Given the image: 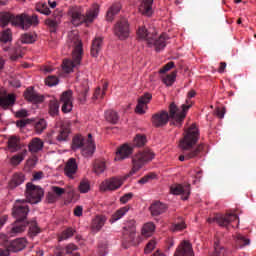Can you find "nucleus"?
Returning <instances> with one entry per match:
<instances>
[{"label": "nucleus", "mask_w": 256, "mask_h": 256, "mask_svg": "<svg viewBox=\"0 0 256 256\" xmlns=\"http://www.w3.org/2000/svg\"><path fill=\"white\" fill-rule=\"evenodd\" d=\"M137 36L139 39H143L148 43V45H153L157 52L162 51L167 47V41H169V36L167 34H162L157 38L155 31H149L145 26H141L137 31Z\"/></svg>", "instance_id": "obj_6"}, {"label": "nucleus", "mask_w": 256, "mask_h": 256, "mask_svg": "<svg viewBox=\"0 0 256 256\" xmlns=\"http://www.w3.org/2000/svg\"><path fill=\"white\" fill-rule=\"evenodd\" d=\"M66 43L69 49H72V60H64L62 67L65 73H71L75 67L81 65V59H83V43L81 42V39H79V35L75 32L68 33Z\"/></svg>", "instance_id": "obj_2"}, {"label": "nucleus", "mask_w": 256, "mask_h": 256, "mask_svg": "<svg viewBox=\"0 0 256 256\" xmlns=\"http://www.w3.org/2000/svg\"><path fill=\"white\" fill-rule=\"evenodd\" d=\"M73 251H77V247L75 246V244H68L65 248H64V252L67 255H71V253H73Z\"/></svg>", "instance_id": "obj_63"}, {"label": "nucleus", "mask_w": 256, "mask_h": 256, "mask_svg": "<svg viewBox=\"0 0 256 256\" xmlns=\"http://www.w3.org/2000/svg\"><path fill=\"white\" fill-rule=\"evenodd\" d=\"M49 115L51 117H57L59 115V102L55 99L49 102Z\"/></svg>", "instance_id": "obj_38"}, {"label": "nucleus", "mask_w": 256, "mask_h": 256, "mask_svg": "<svg viewBox=\"0 0 256 256\" xmlns=\"http://www.w3.org/2000/svg\"><path fill=\"white\" fill-rule=\"evenodd\" d=\"M101 47H103V38L96 37L92 41V46H91L92 57H99V51H101Z\"/></svg>", "instance_id": "obj_29"}, {"label": "nucleus", "mask_w": 256, "mask_h": 256, "mask_svg": "<svg viewBox=\"0 0 256 256\" xmlns=\"http://www.w3.org/2000/svg\"><path fill=\"white\" fill-rule=\"evenodd\" d=\"M169 119H172L173 125H176L177 127H181V124L183 122H180V124L171 117V106H169V112L162 110L152 116V125L154 127H165L167 123H169Z\"/></svg>", "instance_id": "obj_12"}, {"label": "nucleus", "mask_w": 256, "mask_h": 256, "mask_svg": "<svg viewBox=\"0 0 256 256\" xmlns=\"http://www.w3.org/2000/svg\"><path fill=\"white\" fill-rule=\"evenodd\" d=\"M45 197V191L39 186H33V204L41 203V199Z\"/></svg>", "instance_id": "obj_32"}, {"label": "nucleus", "mask_w": 256, "mask_h": 256, "mask_svg": "<svg viewBox=\"0 0 256 256\" xmlns=\"http://www.w3.org/2000/svg\"><path fill=\"white\" fill-rule=\"evenodd\" d=\"M78 189L80 193H89V190L91 189V184L89 183V180H82L79 184Z\"/></svg>", "instance_id": "obj_45"}, {"label": "nucleus", "mask_w": 256, "mask_h": 256, "mask_svg": "<svg viewBox=\"0 0 256 256\" xmlns=\"http://www.w3.org/2000/svg\"><path fill=\"white\" fill-rule=\"evenodd\" d=\"M25 181V175L23 173H14L11 180L8 183L9 189H17L19 185H22Z\"/></svg>", "instance_id": "obj_24"}, {"label": "nucleus", "mask_w": 256, "mask_h": 256, "mask_svg": "<svg viewBox=\"0 0 256 256\" xmlns=\"http://www.w3.org/2000/svg\"><path fill=\"white\" fill-rule=\"evenodd\" d=\"M175 79H177V71H173L171 74L166 75L162 78V81L167 87H171L173 83H175Z\"/></svg>", "instance_id": "obj_42"}, {"label": "nucleus", "mask_w": 256, "mask_h": 256, "mask_svg": "<svg viewBox=\"0 0 256 256\" xmlns=\"http://www.w3.org/2000/svg\"><path fill=\"white\" fill-rule=\"evenodd\" d=\"M156 175L155 173H149L147 175H145L144 177H142L138 183H140V185H145V183H149V181H151V179H155Z\"/></svg>", "instance_id": "obj_52"}, {"label": "nucleus", "mask_w": 256, "mask_h": 256, "mask_svg": "<svg viewBox=\"0 0 256 256\" xmlns=\"http://www.w3.org/2000/svg\"><path fill=\"white\" fill-rule=\"evenodd\" d=\"M45 24L50 27V31L51 33H55V31H57V20H53L51 18H48L45 21Z\"/></svg>", "instance_id": "obj_50"}, {"label": "nucleus", "mask_w": 256, "mask_h": 256, "mask_svg": "<svg viewBox=\"0 0 256 256\" xmlns=\"http://www.w3.org/2000/svg\"><path fill=\"white\" fill-rule=\"evenodd\" d=\"M106 221H107V217L96 216L92 220V230L93 231H101V229H103V226L105 225Z\"/></svg>", "instance_id": "obj_31"}, {"label": "nucleus", "mask_w": 256, "mask_h": 256, "mask_svg": "<svg viewBox=\"0 0 256 256\" xmlns=\"http://www.w3.org/2000/svg\"><path fill=\"white\" fill-rule=\"evenodd\" d=\"M136 231L135 220L128 221L123 228L122 245L124 249H129V247L139 245V239L136 237Z\"/></svg>", "instance_id": "obj_10"}, {"label": "nucleus", "mask_w": 256, "mask_h": 256, "mask_svg": "<svg viewBox=\"0 0 256 256\" xmlns=\"http://www.w3.org/2000/svg\"><path fill=\"white\" fill-rule=\"evenodd\" d=\"M199 141V129L195 124H192L185 132L183 138L179 142V147L183 151L184 155L179 156V161H185L189 159H197L201 157L204 144L197 145ZM197 145V146H195Z\"/></svg>", "instance_id": "obj_1"}, {"label": "nucleus", "mask_w": 256, "mask_h": 256, "mask_svg": "<svg viewBox=\"0 0 256 256\" xmlns=\"http://www.w3.org/2000/svg\"><path fill=\"white\" fill-rule=\"evenodd\" d=\"M121 11V4H113L107 11L106 19L107 21H113L115 15H117Z\"/></svg>", "instance_id": "obj_33"}, {"label": "nucleus", "mask_w": 256, "mask_h": 256, "mask_svg": "<svg viewBox=\"0 0 256 256\" xmlns=\"http://www.w3.org/2000/svg\"><path fill=\"white\" fill-rule=\"evenodd\" d=\"M153 99V95L149 92H146L144 95L138 98V104L136 106V113L139 115H144L145 111H147V105H149L150 101Z\"/></svg>", "instance_id": "obj_17"}, {"label": "nucleus", "mask_w": 256, "mask_h": 256, "mask_svg": "<svg viewBox=\"0 0 256 256\" xmlns=\"http://www.w3.org/2000/svg\"><path fill=\"white\" fill-rule=\"evenodd\" d=\"M81 149L83 157H91L95 153V143L91 139V134H88V139L82 135H76L72 139V150Z\"/></svg>", "instance_id": "obj_8"}, {"label": "nucleus", "mask_w": 256, "mask_h": 256, "mask_svg": "<svg viewBox=\"0 0 256 256\" xmlns=\"http://www.w3.org/2000/svg\"><path fill=\"white\" fill-rule=\"evenodd\" d=\"M25 197V200H16L12 208V216L16 219L14 222L15 225H17V223H29V221H27L29 206L25 203H32L33 201V179L26 184Z\"/></svg>", "instance_id": "obj_3"}, {"label": "nucleus", "mask_w": 256, "mask_h": 256, "mask_svg": "<svg viewBox=\"0 0 256 256\" xmlns=\"http://www.w3.org/2000/svg\"><path fill=\"white\" fill-rule=\"evenodd\" d=\"M21 43H25V44H29V43H33V35L30 34H23L21 36Z\"/></svg>", "instance_id": "obj_61"}, {"label": "nucleus", "mask_w": 256, "mask_h": 256, "mask_svg": "<svg viewBox=\"0 0 256 256\" xmlns=\"http://www.w3.org/2000/svg\"><path fill=\"white\" fill-rule=\"evenodd\" d=\"M7 149L10 153H17L21 151V138L16 135H12L8 138Z\"/></svg>", "instance_id": "obj_22"}, {"label": "nucleus", "mask_w": 256, "mask_h": 256, "mask_svg": "<svg viewBox=\"0 0 256 256\" xmlns=\"http://www.w3.org/2000/svg\"><path fill=\"white\" fill-rule=\"evenodd\" d=\"M24 171H26V173H31L33 171V158H29L26 161V164L24 166Z\"/></svg>", "instance_id": "obj_60"}, {"label": "nucleus", "mask_w": 256, "mask_h": 256, "mask_svg": "<svg viewBox=\"0 0 256 256\" xmlns=\"http://www.w3.org/2000/svg\"><path fill=\"white\" fill-rule=\"evenodd\" d=\"M133 153V146H129V144H123L120 148H118L116 152L115 161H123V159H127Z\"/></svg>", "instance_id": "obj_20"}, {"label": "nucleus", "mask_w": 256, "mask_h": 256, "mask_svg": "<svg viewBox=\"0 0 256 256\" xmlns=\"http://www.w3.org/2000/svg\"><path fill=\"white\" fill-rule=\"evenodd\" d=\"M142 15L151 17L153 15V0H143L140 6Z\"/></svg>", "instance_id": "obj_26"}, {"label": "nucleus", "mask_w": 256, "mask_h": 256, "mask_svg": "<svg viewBox=\"0 0 256 256\" xmlns=\"http://www.w3.org/2000/svg\"><path fill=\"white\" fill-rule=\"evenodd\" d=\"M46 199H47L48 203H55L57 201L58 197L53 192H49L46 196Z\"/></svg>", "instance_id": "obj_64"}, {"label": "nucleus", "mask_w": 256, "mask_h": 256, "mask_svg": "<svg viewBox=\"0 0 256 256\" xmlns=\"http://www.w3.org/2000/svg\"><path fill=\"white\" fill-rule=\"evenodd\" d=\"M16 119H24L25 117H29V112L26 109H21L15 112Z\"/></svg>", "instance_id": "obj_57"}, {"label": "nucleus", "mask_w": 256, "mask_h": 256, "mask_svg": "<svg viewBox=\"0 0 256 256\" xmlns=\"http://www.w3.org/2000/svg\"><path fill=\"white\" fill-rule=\"evenodd\" d=\"M25 155H27V149H24L20 154L12 156L10 159V165L17 167V165H20L21 161L25 159Z\"/></svg>", "instance_id": "obj_35"}, {"label": "nucleus", "mask_w": 256, "mask_h": 256, "mask_svg": "<svg viewBox=\"0 0 256 256\" xmlns=\"http://www.w3.org/2000/svg\"><path fill=\"white\" fill-rule=\"evenodd\" d=\"M73 235H75V229L69 227L61 233L58 241H67V239H70V237H73Z\"/></svg>", "instance_id": "obj_41"}, {"label": "nucleus", "mask_w": 256, "mask_h": 256, "mask_svg": "<svg viewBox=\"0 0 256 256\" xmlns=\"http://www.w3.org/2000/svg\"><path fill=\"white\" fill-rule=\"evenodd\" d=\"M13 41V32L11 31V28H7L6 30H3L0 34V43H11Z\"/></svg>", "instance_id": "obj_34"}, {"label": "nucleus", "mask_w": 256, "mask_h": 256, "mask_svg": "<svg viewBox=\"0 0 256 256\" xmlns=\"http://www.w3.org/2000/svg\"><path fill=\"white\" fill-rule=\"evenodd\" d=\"M97 15H99V4L92 5V8L86 12V15L83 14L81 6H71L68 9V16L75 27H79L82 23H93L97 19Z\"/></svg>", "instance_id": "obj_4"}, {"label": "nucleus", "mask_w": 256, "mask_h": 256, "mask_svg": "<svg viewBox=\"0 0 256 256\" xmlns=\"http://www.w3.org/2000/svg\"><path fill=\"white\" fill-rule=\"evenodd\" d=\"M13 53L14 54L10 56V61H17L23 57V55H21V48H13Z\"/></svg>", "instance_id": "obj_53"}, {"label": "nucleus", "mask_w": 256, "mask_h": 256, "mask_svg": "<svg viewBox=\"0 0 256 256\" xmlns=\"http://www.w3.org/2000/svg\"><path fill=\"white\" fill-rule=\"evenodd\" d=\"M105 119L106 121H108V123H112V125H117V122L119 121V114H117L116 111L107 110L105 112Z\"/></svg>", "instance_id": "obj_36"}, {"label": "nucleus", "mask_w": 256, "mask_h": 256, "mask_svg": "<svg viewBox=\"0 0 256 256\" xmlns=\"http://www.w3.org/2000/svg\"><path fill=\"white\" fill-rule=\"evenodd\" d=\"M147 143V138L144 135L138 134L134 138V146L135 147H143Z\"/></svg>", "instance_id": "obj_46"}, {"label": "nucleus", "mask_w": 256, "mask_h": 256, "mask_svg": "<svg viewBox=\"0 0 256 256\" xmlns=\"http://www.w3.org/2000/svg\"><path fill=\"white\" fill-rule=\"evenodd\" d=\"M105 169H107L105 162L101 160H96L94 162L93 171L96 173V175H101V173L105 172Z\"/></svg>", "instance_id": "obj_39"}, {"label": "nucleus", "mask_w": 256, "mask_h": 256, "mask_svg": "<svg viewBox=\"0 0 256 256\" xmlns=\"http://www.w3.org/2000/svg\"><path fill=\"white\" fill-rule=\"evenodd\" d=\"M62 104V111L64 113H71L73 111V91L67 90L62 93L60 97Z\"/></svg>", "instance_id": "obj_14"}, {"label": "nucleus", "mask_w": 256, "mask_h": 256, "mask_svg": "<svg viewBox=\"0 0 256 256\" xmlns=\"http://www.w3.org/2000/svg\"><path fill=\"white\" fill-rule=\"evenodd\" d=\"M174 256H195V254L193 253V247L191 246V243H189L188 241H183L179 245Z\"/></svg>", "instance_id": "obj_19"}, {"label": "nucleus", "mask_w": 256, "mask_h": 256, "mask_svg": "<svg viewBox=\"0 0 256 256\" xmlns=\"http://www.w3.org/2000/svg\"><path fill=\"white\" fill-rule=\"evenodd\" d=\"M24 99L29 101V103H33V86H30L24 92Z\"/></svg>", "instance_id": "obj_51"}, {"label": "nucleus", "mask_w": 256, "mask_h": 256, "mask_svg": "<svg viewBox=\"0 0 256 256\" xmlns=\"http://www.w3.org/2000/svg\"><path fill=\"white\" fill-rule=\"evenodd\" d=\"M27 247V240L25 238H17L9 242L8 248H10L12 253H19Z\"/></svg>", "instance_id": "obj_21"}, {"label": "nucleus", "mask_w": 256, "mask_h": 256, "mask_svg": "<svg viewBox=\"0 0 256 256\" xmlns=\"http://www.w3.org/2000/svg\"><path fill=\"white\" fill-rule=\"evenodd\" d=\"M0 245L9 247V237L5 234H0Z\"/></svg>", "instance_id": "obj_62"}, {"label": "nucleus", "mask_w": 256, "mask_h": 256, "mask_svg": "<svg viewBox=\"0 0 256 256\" xmlns=\"http://www.w3.org/2000/svg\"><path fill=\"white\" fill-rule=\"evenodd\" d=\"M17 101V96L15 94H8L7 96L0 97V107L2 109H9V107H13L15 102Z\"/></svg>", "instance_id": "obj_23"}, {"label": "nucleus", "mask_w": 256, "mask_h": 256, "mask_svg": "<svg viewBox=\"0 0 256 256\" xmlns=\"http://www.w3.org/2000/svg\"><path fill=\"white\" fill-rule=\"evenodd\" d=\"M79 93V101L85 103L87 101V95L89 93V86L87 83L83 84L82 88L78 90Z\"/></svg>", "instance_id": "obj_40"}, {"label": "nucleus", "mask_w": 256, "mask_h": 256, "mask_svg": "<svg viewBox=\"0 0 256 256\" xmlns=\"http://www.w3.org/2000/svg\"><path fill=\"white\" fill-rule=\"evenodd\" d=\"M34 131L37 135H41L47 129V120L44 118H36L33 120Z\"/></svg>", "instance_id": "obj_27"}, {"label": "nucleus", "mask_w": 256, "mask_h": 256, "mask_svg": "<svg viewBox=\"0 0 256 256\" xmlns=\"http://www.w3.org/2000/svg\"><path fill=\"white\" fill-rule=\"evenodd\" d=\"M19 223H17L16 226L11 228V233H13L14 235H17V233H23V231L27 229V225H29V222H19Z\"/></svg>", "instance_id": "obj_43"}, {"label": "nucleus", "mask_w": 256, "mask_h": 256, "mask_svg": "<svg viewBox=\"0 0 256 256\" xmlns=\"http://www.w3.org/2000/svg\"><path fill=\"white\" fill-rule=\"evenodd\" d=\"M185 222L181 220L180 222H176L172 226V231H183L185 229Z\"/></svg>", "instance_id": "obj_58"}, {"label": "nucleus", "mask_w": 256, "mask_h": 256, "mask_svg": "<svg viewBox=\"0 0 256 256\" xmlns=\"http://www.w3.org/2000/svg\"><path fill=\"white\" fill-rule=\"evenodd\" d=\"M175 67V62L171 61L164 65L160 70L159 73H167V71H171Z\"/></svg>", "instance_id": "obj_59"}, {"label": "nucleus", "mask_w": 256, "mask_h": 256, "mask_svg": "<svg viewBox=\"0 0 256 256\" xmlns=\"http://www.w3.org/2000/svg\"><path fill=\"white\" fill-rule=\"evenodd\" d=\"M236 239L240 247H246V245H249L251 243V240H249V238H245L241 234H238Z\"/></svg>", "instance_id": "obj_48"}, {"label": "nucleus", "mask_w": 256, "mask_h": 256, "mask_svg": "<svg viewBox=\"0 0 256 256\" xmlns=\"http://www.w3.org/2000/svg\"><path fill=\"white\" fill-rule=\"evenodd\" d=\"M129 21L127 19H120L114 27V35L120 39V41H125L129 38Z\"/></svg>", "instance_id": "obj_13"}, {"label": "nucleus", "mask_w": 256, "mask_h": 256, "mask_svg": "<svg viewBox=\"0 0 256 256\" xmlns=\"http://www.w3.org/2000/svg\"><path fill=\"white\" fill-rule=\"evenodd\" d=\"M154 157L155 153L149 149H144L143 151H140L138 154H136L132 158L133 167L131 171L126 176H124V181L125 179L132 177V175H135V173H137V171H139V169H141L147 163V161H152Z\"/></svg>", "instance_id": "obj_9"}, {"label": "nucleus", "mask_w": 256, "mask_h": 256, "mask_svg": "<svg viewBox=\"0 0 256 256\" xmlns=\"http://www.w3.org/2000/svg\"><path fill=\"white\" fill-rule=\"evenodd\" d=\"M155 232V224L149 222L144 224L142 228V237H151L153 233Z\"/></svg>", "instance_id": "obj_37"}, {"label": "nucleus", "mask_w": 256, "mask_h": 256, "mask_svg": "<svg viewBox=\"0 0 256 256\" xmlns=\"http://www.w3.org/2000/svg\"><path fill=\"white\" fill-rule=\"evenodd\" d=\"M43 149V141L39 138H33V153H37Z\"/></svg>", "instance_id": "obj_47"}, {"label": "nucleus", "mask_w": 256, "mask_h": 256, "mask_svg": "<svg viewBox=\"0 0 256 256\" xmlns=\"http://www.w3.org/2000/svg\"><path fill=\"white\" fill-rule=\"evenodd\" d=\"M150 211L154 217H157L159 215H162V213H165V211H167V205L159 201L154 202L150 206Z\"/></svg>", "instance_id": "obj_25"}, {"label": "nucleus", "mask_w": 256, "mask_h": 256, "mask_svg": "<svg viewBox=\"0 0 256 256\" xmlns=\"http://www.w3.org/2000/svg\"><path fill=\"white\" fill-rule=\"evenodd\" d=\"M79 166L75 158H69L64 167V173L69 179H75Z\"/></svg>", "instance_id": "obj_18"}, {"label": "nucleus", "mask_w": 256, "mask_h": 256, "mask_svg": "<svg viewBox=\"0 0 256 256\" xmlns=\"http://www.w3.org/2000/svg\"><path fill=\"white\" fill-rule=\"evenodd\" d=\"M33 122V119H21L16 121V127H19L20 129H23V127H26L30 123Z\"/></svg>", "instance_id": "obj_56"}, {"label": "nucleus", "mask_w": 256, "mask_h": 256, "mask_svg": "<svg viewBox=\"0 0 256 256\" xmlns=\"http://www.w3.org/2000/svg\"><path fill=\"white\" fill-rule=\"evenodd\" d=\"M196 95L197 92H195V90H190L187 94L186 103L182 104L181 109L177 107L175 102H172L170 104V117H172V119H174V121H176L178 125H181L185 117H187V111H189V109H191V107L193 106V102L191 101V99H193V97H195Z\"/></svg>", "instance_id": "obj_7"}, {"label": "nucleus", "mask_w": 256, "mask_h": 256, "mask_svg": "<svg viewBox=\"0 0 256 256\" xmlns=\"http://www.w3.org/2000/svg\"><path fill=\"white\" fill-rule=\"evenodd\" d=\"M235 221H237L236 227H239V216L233 213H228L226 215L216 214L214 218L207 219L208 223L216 222L220 225V227H229V225H231V227H235V225L232 224L235 223Z\"/></svg>", "instance_id": "obj_11"}, {"label": "nucleus", "mask_w": 256, "mask_h": 256, "mask_svg": "<svg viewBox=\"0 0 256 256\" xmlns=\"http://www.w3.org/2000/svg\"><path fill=\"white\" fill-rule=\"evenodd\" d=\"M9 23H11L13 27H19L20 29L27 31V29H30V27L33 26V16H29L26 13L15 15L11 12H1L0 27L5 29Z\"/></svg>", "instance_id": "obj_5"}, {"label": "nucleus", "mask_w": 256, "mask_h": 256, "mask_svg": "<svg viewBox=\"0 0 256 256\" xmlns=\"http://www.w3.org/2000/svg\"><path fill=\"white\" fill-rule=\"evenodd\" d=\"M129 206H124L118 209L110 218V223H115V221H119V219H123L127 213H129Z\"/></svg>", "instance_id": "obj_30"}, {"label": "nucleus", "mask_w": 256, "mask_h": 256, "mask_svg": "<svg viewBox=\"0 0 256 256\" xmlns=\"http://www.w3.org/2000/svg\"><path fill=\"white\" fill-rule=\"evenodd\" d=\"M123 185V180L113 177L100 184V191H116Z\"/></svg>", "instance_id": "obj_15"}, {"label": "nucleus", "mask_w": 256, "mask_h": 256, "mask_svg": "<svg viewBox=\"0 0 256 256\" xmlns=\"http://www.w3.org/2000/svg\"><path fill=\"white\" fill-rule=\"evenodd\" d=\"M155 245H157V242H155V240H150L144 249V253L146 255H149V253H151V251L155 249Z\"/></svg>", "instance_id": "obj_54"}, {"label": "nucleus", "mask_w": 256, "mask_h": 256, "mask_svg": "<svg viewBox=\"0 0 256 256\" xmlns=\"http://www.w3.org/2000/svg\"><path fill=\"white\" fill-rule=\"evenodd\" d=\"M52 193L56 195V197H61L62 195H65V189L61 188L59 186H52Z\"/></svg>", "instance_id": "obj_55"}, {"label": "nucleus", "mask_w": 256, "mask_h": 256, "mask_svg": "<svg viewBox=\"0 0 256 256\" xmlns=\"http://www.w3.org/2000/svg\"><path fill=\"white\" fill-rule=\"evenodd\" d=\"M59 84V78H57V76H48L46 78V85H48V87H55V85Z\"/></svg>", "instance_id": "obj_49"}, {"label": "nucleus", "mask_w": 256, "mask_h": 256, "mask_svg": "<svg viewBox=\"0 0 256 256\" xmlns=\"http://www.w3.org/2000/svg\"><path fill=\"white\" fill-rule=\"evenodd\" d=\"M170 192L172 195H183V200L187 201L191 195V185L174 184L170 187Z\"/></svg>", "instance_id": "obj_16"}, {"label": "nucleus", "mask_w": 256, "mask_h": 256, "mask_svg": "<svg viewBox=\"0 0 256 256\" xmlns=\"http://www.w3.org/2000/svg\"><path fill=\"white\" fill-rule=\"evenodd\" d=\"M69 133H71V126L69 124H62L57 136V141H67L69 139Z\"/></svg>", "instance_id": "obj_28"}, {"label": "nucleus", "mask_w": 256, "mask_h": 256, "mask_svg": "<svg viewBox=\"0 0 256 256\" xmlns=\"http://www.w3.org/2000/svg\"><path fill=\"white\" fill-rule=\"evenodd\" d=\"M45 101V95L39 94V92H33V105L38 108L39 105Z\"/></svg>", "instance_id": "obj_44"}]
</instances>
